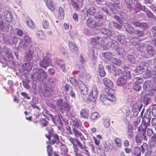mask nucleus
Instances as JSON below:
<instances>
[{
	"label": "nucleus",
	"mask_w": 156,
	"mask_h": 156,
	"mask_svg": "<svg viewBox=\"0 0 156 156\" xmlns=\"http://www.w3.org/2000/svg\"><path fill=\"white\" fill-rule=\"evenodd\" d=\"M23 66L25 70H29L31 69L33 65L30 62H27L23 64Z\"/></svg>",
	"instance_id": "42"
},
{
	"label": "nucleus",
	"mask_w": 156,
	"mask_h": 156,
	"mask_svg": "<svg viewBox=\"0 0 156 156\" xmlns=\"http://www.w3.org/2000/svg\"><path fill=\"white\" fill-rule=\"evenodd\" d=\"M101 147L105 151H107L108 150V142L105 141L103 142L101 145Z\"/></svg>",
	"instance_id": "39"
},
{
	"label": "nucleus",
	"mask_w": 156,
	"mask_h": 156,
	"mask_svg": "<svg viewBox=\"0 0 156 156\" xmlns=\"http://www.w3.org/2000/svg\"><path fill=\"white\" fill-rule=\"evenodd\" d=\"M151 71L147 69L143 72V76L145 79L151 77Z\"/></svg>",
	"instance_id": "26"
},
{
	"label": "nucleus",
	"mask_w": 156,
	"mask_h": 156,
	"mask_svg": "<svg viewBox=\"0 0 156 156\" xmlns=\"http://www.w3.org/2000/svg\"><path fill=\"white\" fill-rule=\"evenodd\" d=\"M151 86L152 84L150 82L146 81L144 83L143 88L145 90H149L151 89Z\"/></svg>",
	"instance_id": "27"
},
{
	"label": "nucleus",
	"mask_w": 156,
	"mask_h": 156,
	"mask_svg": "<svg viewBox=\"0 0 156 156\" xmlns=\"http://www.w3.org/2000/svg\"><path fill=\"white\" fill-rule=\"evenodd\" d=\"M115 93V90L110 88L109 93L108 94V100L112 101H116V98L113 95V94Z\"/></svg>",
	"instance_id": "17"
},
{
	"label": "nucleus",
	"mask_w": 156,
	"mask_h": 156,
	"mask_svg": "<svg viewBox=\"0 0 156 156\" xmlns=\"http://www.w3.org/2000/svg\"><path fill=\"white\" fill-rule=\"evenodd\" d=\"M134 82L135 84L141 85L143 82V79L142 78L139 77H136L134 78Z\"/></svg>",
	"instance_id": "33"
},
{
	"label": "nucleus",
	"mask_w": 156,
	"mask_h": 156,
	"mask_svg": "<svg viewBox=\"0 0 156 156\" xmlns=\"http://www.w3.org/2000/svg\"><path fill=\"white\" fill-rule=\"evenodd\" d=\"M56 64L58 65L60 67V68L64 72L66 73L67 72V69L65 68V65L64 64L59 62H56Z\"/></svg>",
	"instance_id": "52"
},
{
	"label": "nucleus",
	"mask_w": 156,
	"mask_h": 156,
	"mask_svg": "<svg viewBox=\"0 0 156 156\" xmlns=\"http://www.w3.org/2000/svg\"><path fill=\"white\" fill-rule=\"evenodd\" d=\"M98 96L97 88L95 85H94L92 87L91 93L90 94L89 96V100L91 101L94 102L97 99Z\"/></svg>",
	"instance_id": "4"
},
{
	"label": "nucleus",
	"mask_w": 156,
	"mask_h": 156,
	"mask_svg": "<svg viewBox=\"0 0 156 156\" xmlns=\"http://www.w3.org/2000/svg\"><path fill=\"white\" fill-rule=\"evenodd\" d=\"M67 139L69 140L74 146L76 145V142L78 140L77 139H75L70 136H68Z\"/></svg>",
	"instance_id": "48"
},
{
	"label": "nucleus",
	"mask_w": 156,
	"mask_h": 156,
	"mask_svg": "<svg viewBox=\"0 0 156 156\" xmlns=\"http://www.w3.org/2000/svg\"><path fill=\"white\" fill-rule=\"evenodd\" d=\"M72 130L73 133L75 136L76 137H79L82 135L81 133L76 128H72Z\"/></svg>",
	"instance_id": "35"
},
{
	"label": "nucleus",
	"mask_w": 156,
	"mask_h": 156,
	"mask_svg": "<svg viewBox=\"0 0 156 156\" xmlns=\"http://www.w3.org/2000/svg\"><path fill=\"white\" fill-rule=\"evenodd\" d=\"M80 114L84 118L87 119L89 116L87 112L84 110H82L81 111Z\"/></svg>",
	"instance_id": "44"
},
{
	"label": "nucleus",
	"mask_w": 156,
	"mask_h": 156,
	"mask_svg": "<svg viewBox=\"0 0 156 156\" xmlns=\"http://www.w3.org/2000/svg\"><path fill=\"white\" fill-rule=\"evenodd\" d=\"M26 21L27 25L30 28L34 29L35 28V25L33 23L30 17H27Z\"/></svg>",
	"instance_id": "24"
},
{
	"label": "nucleus",
	"mask_w": 156,
	"mask_h": 156,
	"mask_svg": "<svg viewBox=\"0 0 156 156\" xmlns=\"http://www.w3.org/2000/svg\"><path fill=\"white\" fill-rule=\"evenodd\" d=\"M131 23L136 27H139L144 29H146L147 27V24L145 23H140L138 21L134 20L131 22Z\"/></svg>",
	"instance_id": "12"
},
{
	"label": "nucleus",
	"mask_w": 156,
	"mask_h": 156,
	"mask_svg": "<svg viewBox=\"0 0 156 156\" xmlns=\"http://www.w3.org/2000/svg\"><path fill=\"white\" fill-rule=\"evenodd\" d=\"M104 57L107 59L111 60L112 57V53L109 52H106L103 54Z\"/></svg>",
	"instance_id": "47"
},
{
	"label": "nucleus",
	"mask_w": 156,
	"mask_h": 156,
	"mask_svg": "<svg viewBox=\"0 0 156 156\" xmlns=\"http://www.w3.org/2000/svg\"><path fill=\"white\" fill-rule=\"evenodd\" d=\"M77 73L80 76L82 77L85 75L86 74V71L84 67L82 66H79L77 68Z\"/></svg>",
	"instance_id": "16"
},
{
	"label": "nucleus",
	"mask_w": 156,
	"mask_h": 156,
	"mask_svg": "<svg viewBox=\"0 0 156 156\" xmlns=\"http://www.w3.org/2000/svg\"><path fill=\"white\" fill-rule=\"evenodd\" d=\"M49 59L47 57L44 58L42 60L40 61V65L41 66L46 68L49 65Z\"/></svg>",
	"instance_id": "15"
},
{
	"label": "nucleus",
	"mask_w": 156,
	"mask_h": 156,
	"mask_svg": "<svg viewBox=\"0 0 156 156\" xmlns=\"http://www.w3.org/2000/svg\"><path fill=\"white\" fill-rule=\"evenodd\" d=\"M37 37L40 39H42L44 37L43 32L42 31H38L36 33Z\"/></svg>",
	"instance_id": "45"
},
{
	"label": "nucleus",
	"mask_w": 156,
	"mask_h": 156,
	"mask_svg": "<svg viewBox=\"0 0 156 156\" xmlns=\"http://www.w3.org/2000/svg\"><path fill=\"white\" fill-rule=\"evenodd\" d=\"M143 150H144V149L142 145H141L140 147H135L133 149V154L136 156H140L141 152H143Z\"/></svg>",
	"instance_id": "8"
},
{
	"label": "nucleus",
	"mask_w": 156,
	"mask_h": 156,
	"mask_svg": "<svg viewBox=\"0 0 156 156\" xmlns=\"http://www.w3.org/2000/svg\"><path fill=\"white\" fill-rule=\"evenodd\" d=\"M4 17L5 20L9 22H11L13 20L12 13L9 11L6 10L4 13Z\"/></svg>",
	"instance_id": "7"
},
{
	"label": "nucleus",
	"mask_w": 156,
	"mask_h": 156,
	"mask_svg": "<svg viewBox=\"0 0 156 156\" xmlns=\"http://www.w3.org/2000/svg\"><path fill=\"white\" fill-rule=\"evenodd\" d=\"M124 27L126 30L129 33L131 34L134 33L135 31L134 29L130 25L127 23H126L124 24Z\"/></svg>",
	"instance_id": "20"
},
{
	"label": "nucleus",
	"mask_w": 156,
	"mask_h": 156,
	"mask_svg": "<svg viewBox=\"0 0 156 156\" xmlns=\"http://www.w3.org/2000/svg\"><path fill=\"white\" fill-rule=\"evenodd\" d=\"M103 83L104 85L107 87H112L113 85V83L108 78H105L103 79Z\"/></svg>",
	"instance_id": "22"
},
{
	"label": "nucleus",
	"mask_w": 156,
	"mask_h": 156,
	"mask_svg": "<svg viewBox=\"0 0 156 156\" xmlns=\"http://www.w3.org/2000/svg\"><path fill=\"white\" fill-rule=\"evenodd\" d=\"M47 5L49 9L51 11H53L54 10V8L53 7L52 5V2H47Z\"/></svg>",
	"instance_id": "57"
},
{
	"label": "nucleus",
	"mask_w": 156,
	"mask_h": 156,
	"mask_svg": "<svg viewBox=\"0 0 156 156\" xmlns=\"http://www.w3.org/2000/svg\"><path fill=\"white\" fill-rule=\"evenodd\" d=\"M103 38H102L101 37H96L93 38L92 39V42L94 44H100L103 45Z\"/></svg>",
	"instance_id": "14"
},
{
	"label": "nucleus",
	"mask_w": 156,
	"mask_h": 156,
	"mask_svg": "<svg viewBox=\"0 0 156 156\" xmlns=\"http://www.w3.org/2000/svg\"><path fill=\"white\" fill-rule=\"evenodd\" d=\"M116 49V51H117L119 55H122L125 52L124 49L121 47L117 48Z\"/></svg>",
	"instance_id": "49"
},
{
	"label": "nucleus",
	"mask_w": 156,
	"mask_h": 156,
	"mask_svg": "<svg viewBox=\"0 0 156 156\" xmlns=\"http://www.w3.org/2000/svg\"><path fill=\"white\" fill-rule=\"evenodd\" d=\"M109 8L111 11L113 13L116 14L118 12L115 9V5L113 3H111L109 5Z\"/></svg>",
	"instance_id": "36"
},
{
	"label": "nucleus",
	"mask_w": 156,
	"mask_h": 156,
	"mask_svg": "<svg viewBox=\"0 0 156 156\" xmlns=\"http://www.w3.org/2000/svg\"><path fill=\"white\" fill-rule=\"evenodd\" d=\"M19 44L23 49L27 50L25 55L26 59L28 61L31 60L35 48L32 44L31 38L27 34L24 35L23 38L20 39Z\"/></svg>",
	"instance_id": "1"
},
{
	"label": "nucleus",
	"mask_w": 156,
	"mask_h": 156,
	"mask_svg": "<svg viewBox=\"0 0 156 156\" xmlns=\"http://www.w3.org/2000/svg\"><path fill=\"white\" fill-rule=\"evenodd\" d=\"M94 27L96 26L101 27L102 25V22L101 19L100 18H95L94 20Z\"/></svg>",
	"instance_id": "25"
},
{
	"label": "nucleus",
	"mask_w": 156,
	"mask_h": 156,
	"mask_svg": "<svg viewBox=\"0 0 156 156\" xmlns=\"http://www.w3.org/2000/svg\"><path fill=\"white\" fill-rule=\"evenodd\" d=\"M48 123V121L45 119L41 118L40 120V124L43 127L46 126Z\"/></svg>",
	"instance_id": "34"
},
{
	"label": "nucleus",
	"mask_w": 156,
	"mask_h": 156,
	"mask_svg": "<svg viewBox=\"0 0 156 156\" xmlns=\"http://www.w3.org/2000/svg\"><path fill=\"white\" fill-rule=\"evenodd\" d=\"M94 20L91 18H89L87 20V23L88 26L91 28L94 27Z\"/></svg>",
	"instance_id": "31"
},
{
	"label": "nucleus",
	"mask_w": 156,
	"mask_h": 156,
	"mask_svg": "<svg viewBox=\"0 0 156 156\" xmlns=\"http://www.w3.org/2000/svg\"><path fill=\"white\" fill-rule=\"evenodd\" d=\"M103 122L104 126L106 128L110 126V122L108 118H104Z\"/></svg>",
	"instance_id": "40"
},
{
	"label": "nucleus",
	"mask_w": 156,
	"mask_h": 156,
	"mask_svg": "<svg viewBox=\"0 0 156 156\" xmlns=\"http://www.w3.org/2000/svg\"><path fill=\"white\" fill-rule=\"evenodd\" d=\"M33 80L42 81L47 76L46 72L41 69H33L32 73Z\"/></svg>",
	"instance_id": "2"
},
{
	"label": "nucleus",
	"mask_w": 156,
	"mask_h": 156,
	"mask_svg": "<svg viewBox=\"0 0 156 156\" xmlns=\"http://www.w3.org/2000/svg\"><path fill=\"white\" fill-rule=\"evenodd\" d=\"M133 87L135 90L136 91H139L141 89V87L140 85L136 84H135Z\"/></svg>",
	"instance_id": "60"
},
{
	"label": "nucleus",
	"mask_w": 156,
	"mask_h": 156,
	"mask_svg": "<svg viewBox=\"0 0 156 156\" xmlns=\"http://www.w3.org/2000/svg\"><path fill=\"white\" fill-rule=\"evenodd\" d=\"M147 46L146 44H141L138 48V50L142 52L144 51L146 47Z\"/></svg>",
	"instance_id": "55"
},
{
	"label": "nucleus",
	"mask_w": 156,
	"mask_h": 156,
	"mask_svg": "<svg viewBox=\"0 0 156 156\" xmlns=\"http://www.w3.org/2000/svg\"><path fill=\"white\" fill-rule=\"evenodd\" d=\"M127 59L129 61L132 63H134L135 62V58L132 55H127Z\"/></svg>",
	"instance_id": "50"
},
{
	"label": "nucleus",
	"mask_w": 156,
	"mask_h": 156,
	"mask_svg": "<svg viewBox=\"0 0 156 156\" xmlns=\"http://www.w3.org/2000/svg\"><path fill=\"white\" fill-rule=\"evenodd\" d=\"M107 67L109 70V72H112L114 71H115V73L114 75L115 76H120L123 73L122 72V70L120 69H118L116 70V68L114 67L113 66H107Z\"/></svg>",
	"instance_id": "6"
},
{
	"label": "nucleus",
	"mask_w": 156,
	"mask_h": 156,
	"mask_svg": "<svg viewBox=\"0 0 156 156\" xmlns=\"http://www.w3.org/2000/svg\"><path fill=\"white\" fill-rule=\"evenodd\" d=\"M92 54H93V58L94 59H95L97 58V56H96L95 53L96 52V49L94 47H93L91 48Z\"/></svg>",
	"instance_id": "63"
},
{
	"label": "nucleus",
	"mask_w": 156,
	"mask_h": 156,
	"mask_svg": "<svg viewBox=\"0 0 156 156\" xmlns=\"http://www.w3.org/2000/svg\"><path fill=\"white\" fill-rule=\"evenodd\" d=\"M127 79L121 75V76L117 80L116 83L118 85L122 86L125 85Z\"/></svg>",
	"instance_id": "10"
},
{
	"label": "nucleus",
	"mask_w": 156,
	"mask_h": 156,
	"mask_svg": "<svg viewBox=\"0 0 156 156\" xmlns=\"http://www.w3.org/2000/svg\"><path fill=\"white\" fill-rule=\"evenodd\" d=\"M52 140H50V143L51 144L54 145L55 144H58L59 142V139L58 136L57 134H53Z\"/></svg>",
	"instance_id": "18"
},
{
	"label": "nucleus",
	"mask_w": 156,
	"mask_h": 156,
	"mask_svg": "<svg viewBox=\"0 0 156 156\" xmlns=\"http://www.w3.org/2000/svg\"><path fill=\"white\" fill-rule=\"evenodd\" d=\"M111 60L113 63L115 64L117 66H119L121 64V61L120 59L114 57H112Z\"/></svg>",
	"instance_id": "32"
},
{
	"label": "nucleus",
	"mask_w": 156,
	"mask_h": 156,
	"mask_svg": "<svg viewBox=\"0 0 156 156\" xmlns=\"http://www.w3.org/2000/svg\"><path fill=\"white\" fill-rule=\"evenodd\" d=\"M75 89L73 88H72L70 90V92L69 94L73 98H74L75 97Z\"/></svg>",
	"instance_id": "61"
},
{
	"label": "nucleus",
	"mask_w": 156,
	"mask_h": 156,
	"mask_svg": "<svg viewBox=\"0 0 156 156\" xmlns=\"http://www.w3.org/2000/svg\"><path fill=\"white\" fill-rule=\"evenodd\" d=\"M141 5L138 2H136L134 7V9L136 12L140 11V10Z\"/></svg>",
	"instance_id": "46"
},
{
	"label": "nucleus",
	"mask_w": 156,
	"mask_h": 156,
	"mask_svg": "<svg viewBox=\"0 0 156 156\" xmlns=\"http://www.w3.org/2000/svg\"><path fill=\"white\" fill-rule=\"evenodd\" d=\"M150 112L147 111L145 113L144 116L145 118L147 120V122H149L150 121L151 117L150 116Z\"/></svg>",
	"instance_id": "51"
},
{
	"label": "nucleus",
	"mask_w": 156,
	"mask_h": 156,
	"mask_svg": "<svg viewBox=\"0 0 156 156\" xmlns=\"http://www.w3.org/2000/svg\"><path fill=\"white\" fill-rule=\"evenodd\" d=\"M118 40L120 43H123L124 41V37L123 36L119 35L117 36Z\"/></svg>",
	"instance_id": "58"
},
{
	"label": "nucleus",
	"mask_w": 156,
	"mask_h": 156,
	"mask_svg": "<svg viewBox=\"0 0 156 156\" xmlns=\"http://www.w3.org/2000/svg\"><path fill=\"white\" fill-rule=\"evenodd\" d=\"M146 49L147 53L149 55L153 56L155 55L154 48L152 46L150 45H147Z\"/></svg>",
	"instance_id": "13"
},
{
	"label": "nucleus",
	"mask_w": 156,
	"mask_h": 156,
	"mask_svg": "<svg viewBox=\"0 0 156 156\" xmlns=\"http://www.w3.org/2000/svg\"><path fill=\"white\" fill-rule=\"evenodd\" d=\"M71 83L73 86H76L78 83L79 86V88L81 94L83 95H85L88 93V90L86 86L81 81H79L78 83L77 82L75 79H73L71 78L70 80Z\"/></svg>",
	"instance_id": "3"
},
{
	"label": "nucleus",
	"mask_w": 156,
	"mask_h": 156,
	"mask_svg": "<svg viewBox=\"0 0 156 156\" xmlns=\"http://www.w3.org/2000/svg\"><path fill=\"white\" fill-rule=\"evenodd\" d=\"M63 101L62 99H58L56 101V104L57 108L60 111L63 110Z\"/></svg>",
	"instance_id": "19"
},
{
	"label": "nucleus",
	"mask_w": 156,
	"mask_h": 156,
	"mask_svg": "<svg viewBox=\"0 0 156 156\" xmlns=\"http://www.w3.org/2000/svg\"><path fill=\"white\" fill-rule=\"evenodd\" d=\"M98 113L97 112H95L91 115L90 117L91 119H95L98 117Z\"/></svg>",
	"instance_id": "62"
},
{
	"label": "nucleus",
	"mask_w": 156,
	"mask_h": 156,
	"mask_svg": "<svg viewBox=\"0 0 156 156\" xmlns=\"http://www.w3.org/2000/svg\"><path fill=\"white\" fill-rule=\"evenodd\" d=\"M145 68L143 66H139L136 67V70L137 73H142L145 70Z\"/></svg>",
	"instance_id": "41"
},
{
	"label": "nucleus",
	"mask_w": 156,
	"mask_h": 156,
	"mask_svg": "<svg viewBox=\"0 0 156 156\" xmlns=\"http://www.w3.org/2000/svg\"><path fill=\"white\" fill-rule=\"evenodd\" d=\"M47 151L48 156H51L52 152V149L50 145H48L47 147Z\"/></svg>",
	"instance_id": "59"
},
{
	"label": "nucleus",
	"mask_w": 156,
	"mask_h": 156,
	"mask_svg": "<svg viewBox=\"0 0 156 156\" xmlns=\"http://www.w3.org/2000/svg\"><path fill=\"white\" fill-rule=\"evenodd\" d=\"M101 32L102 34L107 35L110 36L112 35V33L109 30L105 27L102 28L101 29Z\"/></svg>",
	"instance_id": "29"
},
{
	"label": "nucleus",
	"mask_w": 156,
	"mask_h": 156,
	"mask_svg": "<svg viewBox=\"0 0 156 156\" xmlns=\"http://www.w3.org/2000/svg\"><path fill=\"white\" fill-rule=\"evenodd\" d=\"M48 134H46L45 136L47 137L48 139L49 140H50V137H52L53 135L52 134L53 132L52 130H48Z\"/></svg>",
	"instance_id": "54"
},
{
	"label": "nucleus",
	"mask_w": 156,
	"mask_h": 156,
	"mask_svg": "<svg viewBox=\"0 0 156 156\" xmlns=\"http://www.w3.org/2000/svg\"><path fill=\"white\" fill-rule=\"evenodd\" d=\"M86 12L87 14L90 15H93L95 13L96 10L95 8L91 5H89L87 7H86Z\"/></svg>",
	"instance_id": "11"
},
{
	"label": "nucleus",
	"mask_w": 156,
	"mask_h": 156,
	"mask_svg": "<svg viewBox=\"0 0 156 156\" xmlns=\"http://www.w3.org/2000/svg\"><path fill=\"white\" fill-rule=\"evenodd\" d=\"M98 72L100 76L102 77L105 76L106 73L102 65H99L98 66Z\"/></svg>",
	"instance_id": "21"
},
{
	"label": "nucleus",
	"mask_w": 156,
	"mask_h": 156,
	"mask_svg": "<svg viewBox=\"0 0 156 156\" xmlns=\"http://www.w3.org/2000/svg\"><path fill=\"white\" fill-rule=\"evenodd\" d=\"M72 88L71 85L68 84H66L63 87L64 90L65 92H67L68 90L70 91Z\"/></svg>",
	"instance_id": "53"
},
{
	"label": "nucleus",
	"mask_w": 156,
	"mask_h": 156,
	"mask_svg": "<svg viewBox=\"0 0 156 156\" xmlns=\"http://www.w3.org/2000/svg\"><path fill=\"white\" fill-rule=\"evenodd\" d=\"M113 40L110 38L108 37H103V44L104 49H105L106 48L110 49L112 44Z\"/></svg>",
	"instance_id": "5"
},
{
	"label": "nucleus",
	"mask_w": 156,
	"mask_h": 156,
	"mask_svg": "<svg viewBox=\"0 0 156 156\" xmlns=\"http://www.w3.org/2000/svg\"><path fill=\"white\" fill-rule=\"evenodd\" d=\"M63 107V109L67 112H69L71 108L70 105L68 103L66 102L64 103Z\"/></svg>",
	"instance_id": "37"
},
{
	"label": "nucleus",
	"mask_w": 156,
	"mask_h": 156,
	"mask_svg": "<svg viewBox=\"0 0 156 156\" xmlns=\"http://www.w3.org/2000/svg\"><path fill=\"white\" fill-rule=\"evenodd\" d=\"M71 120L72 121V124L74 127L78 128L79 126V123L77 118L73 115H71Z\"/></svg>",
	"instance_id": "23"
},
{
	"label": "nucleus",
	"mask_w": 156,
	"mask_h": 156,
	"mask_svg": "<svg viewBox=\"0 0 156 156\" xmlns=\"http://www.w3.org/2000/svg\"><path fill=\"white\" fill-rule=\"evenodd\" d=\"M116 145L119 147H120L121 146V140L119 138H117L115 140Z\"/></svg>",
	"instance_id": "64"
},
{
	"label": "nucleus",
	"mask_w": 156,
	"mask_h": 156,
	"mask_svg": "<svg viewBox=\"0 0 156 156\" xmlns=\"http://www.w3.org/2000/svg\"><path fill=\"white\" fill-rule=\"evenodd\" d=\"M58 12V16L59 19H63L64 17V12L62 7H59Z\"/></svg>",
	"instance_id": "30"
},
{
	"label": "nucleus",
	"mask_w": 156,
	"mask_h": 156,
	"mask_svg": "<svg viewBox=\"0 0 156 156\" xmlns=\"http://www.w3.org/2000/svg\"><path fill=\"white\" fill-rule=\"evenodd\" d=\"M42 26L44 29H47L49 26L48 22L46 20H44L42 22Z\"/></svg>",
	"instance_id": "56"
},
{
	"label": "nucleus",
	"mask_w": 156,
	"mask_h": 156,
	"mask_svg": "<svg viewBox=\"0 0 156 156\" xmlns=\"http://www.w3.org/2000/svg\"><path fill=\"white\" fill-rule=\"evenodd\" d=\"M121 76L127 80L130 78L131 76L130 73L128 70H126L124 71Z\"/></svg>",
	"instance_id": "28"
},
{
	"label": "nucleus",
	"mask_w": 156,
	"mask_h": 156,
	"mask_svg": "<svg viewBox=\"0 0 156 156\" xmlns=\"http://www.w3.org/2000/svg\"><path fill=\"white\" fill-rule=\"evenodd\" d=\"M138 130L141 132L142 133V134L145 133L146 127L144 125H141L140 126H139L137 127Z\"/></svg>",
	"instance_id": "43"
},
{
	"label": "nucleus",
	"mask_w": 156,
	"mask_h": 156,
	"mask_svg": "<svg viewBox=\"0 0 156 156\" xmlns=\"http://www.w3.org/2000/svg\"><path fill=\"white\" fill-rule=\"evenodd\" d=\"M134 33V34L136 35L138 37H142L144 34L143 31L138 30H135Z\"/></svg>",
	"instance_id": "38"
},
{
	"label": "nucleus",
	"mask_w": 156,
	"mask_h": 156,
	"mask_svg": "<svg viewBox=\"0 0 156 156\" xmlns=\"http://www.w3.org/2000/svg\"><path fill=\"white\" fill-rule=\"evenodd\" d=\"M69 46L71 51L75 54H76L78 51V49L76 44L73 42H70L69 43Z\"/></svg>",
	"instance_id": "9"
}]
</instances>
